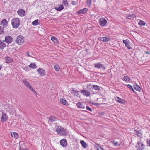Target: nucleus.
Returning <instances> with one entry per match:
<instances>
[{"mask_svg": "<svg viewBox=\"0 0 150 150\" xmlns=\"http://www.w3.org/2000/svg\"><path fill=\"white\" fill-rule=\"evenodd\" d=\"M20 23V21L18 18H13L11 20V24L13 27L15 28H18Z\"/></svg>", "mask_w": 150, "mask_h": 150, "instance_id": "nucleus-1", "label": "nucleus"}, {"mask_svg": "<svg viewBox=\"0 0 150 150\" xmlns=\"http://www.w3.org/2000/svg\"><path fill=\"white\" fill-rule=\"evenodd\" d=\"M25 38V37L22 35H18L16 38L15 42L19 45H21L24 43Z\"/></svg>", "mask_w": 150, "mask_h": 150, "instance_id": "nucleus-2", "label": "nucleus"}, {"mask_svg": "<svg viewBox=\"0 0 150 150\" xmlns=\"http://www.w3.org/2000/svg\"><path fill=\"white\" fill-rule=\"evenodd\" d=\"M133 132V134H134L138 137H142V131L139 129L135 128Z\"/></svg>", "mask_w": 150, "mask_h": 150, "instance_id": "nucleus-3", "label": "nucleus"}, {"mask_svg": "<svg viewBox=\"0 0 150 150\" xmlns=\"http://www.w3.org/2000/svg\"><path fill=\"white\" fill-rule=\"evenodd\" d=\"M13 38L11 36L7 35L6 36L4 41L8 44L11 43L13 41Z\"/></svg>", "mask_w": 150, "mask_h": 150, "instance_id": "nucleus-4", "label": "nucleus"}, {"mask_svg": "<svg viewBox=\"0 0 150 150\" xmlns=\"http://www.w3.org/2000/svg\"><path fill=\"white\" fill-rule=\"evenodd\" d=\"M123 42L125 44V46L127 49H132V47H131L130 45L131 42L128 39L124 40L123 41Z\"/></svg>", "mask_w": 150, "mask_h": 150, "instance_id": "nucleus-5", "label": "nucleus"}, {"mask_svg": "<svg viewBox=\"0 0 150 150\" xmlns=\"http://www.w3.org/2000/svg\"><path fill=\"white\" fill-rule=\"evenodd\" d=\"M144 144L141 142H138L136 147H137V150H142L144 149Z\"/></svg>", "mask_w": 150, "mask_h": 150, "instance_id": "nucleus-6", "label": "nucleus"}, {"mask_svg": "<svg viewBox=\"0 0 150 150\" xmlns=\"http://www.w3.org/2000/svg\"><path fill=\"white\" fill-rule=\"evenodd\" d=\"M49 119L48 123L49 124H50L52 122L57 121V118L53 115H50L49 117L48 118Z\"/></svg>", "mask_w": 150, "mask_h": 150, "instance_id": "nucleus-7", "label": "nucleus"}, {"mask_svg": "<svg viewBox=\"0 0 150 150\" xmlns=\"http://www.w3.org/2000/svg\"><path fill=\"white\" fill-rule=\"evenodd\" d=\"M81 93L86 97L90 96L91 94L90 92L87 90L83 89L81 91Z\"/></svg>", "mask_w": 150, "mask_h": 150, "instance_id": "nucleus-8", "label": "nucleus"}, {"mask_svg": "<svg viewBox=\"0 0 150 150\" xmlns=\"http://www.w3.org/2000/svg\"><path fill=\"white\" fill-rule=\"evenodd\" d=\"M85 103L83 102H79L77 103L76 105L78 108L84 109L85 108Z\"/></svg>", "mask_w": 150, "mask_h": 150, "instance_id": "nucleus-9", "label": "nucleus"}, {"mask_svg": "<svg viewBox=\"0 0 150 150\" xmlns=\"http://www.w3.org/2000/svg\"><path fill=\"white\" fill-rule=\"evenodd\" d=\"M17 13L21 17L24 16L25 14V11L22 9H19L17 11Z\"/></svg>", "mask_w": 150, "mask_h": 150, "instance_id": "nucleus-10", "label": "nucleus"}, {"mask_svg": "<svg viewBox=\"0 0 150 150\" xmlns=\"http://www.w3.org/2000/svg\"><path fill=\"white\" fill-rule=\"evenodd\" d=\"M8 116L6 113H2V115L1 117V121L2 122H6L7 120Z\"/></svg>", "mask_w": 150, "mask_h": 150, "instance_id": "nucleus-11", "label": "nucleus"}, {"mask_svg": "<svg viewBox=\"0 0 150 150\" xmlns=\"http://www.w3.org/2000/svg\"><path fill=\"white\" fill-rule=\"evenodd\" d=\"M38 72L41 76H44L46 74V72L44 70L42 69L41 68H39L38 70Z\"/></svg>", "mask_w": 150, "mask_h": 150, "instance_id": "nucleus-12", "label": "nucleus"}, {"mask_svg": "<svg viewBox=\"0 0 150 150\" xmlns=\"http://www.w3.org/2000/svg\"><path fill=\"white\" fill-rule=\"evenodd\" d=\"M0 25L4 27H6L8 26V22L6 19H4L1 22Z\"/></svg>", "mask_w": 150, "mask_h": 150, "instance_id": "nucleus-13", "label": "nucleus"}, {"mask_svg": "<svg viewBox=\"0 0 150 150\" xmlns=\"http://www.w3.org/2000/svg\"><path fill=\"white\" fill-rule=\"evenodd\" d=\"M87 11V9L86 8H84L79 10L77 12V13L78 14H84L86 13Z\"/></svg>", "mask_w": 150, "mask_h": 150, "instance_id": "nucleus-14", "label": "nucleus"}, {"mask_svg": "<svg viewBox=\"0 0 150 150\" xmlns=\"http://www.w3.org/2000/svg\"><path fill=\"white\" fill-rule=\"evenodd\" d=\"M4 40L2 41L0 40V49L1 50H3L6 47L7 45L4 43Z\"/></svg>", "mask_w": 150, "mask_h": 150, "instance_id": "nucleus-15", "label": "nucleus"}, {"mask_svg": "<svg viewBox=\"0 0 150 150\" xmlns=\"http://www.w3.org/2000/svg\"><path fill=\"white\" fill-rule=\"evenodd\" d=\"M5 62L7 63H10L13 61L12 58L8 56H6L5 57Z\"/></svg>", "mask_w": 150, "mask_h": 150, "instance_id": "nucleus-16", "label": "nucleus"}, {"mask_svg": "<svg viewBox=\"0 0 150 150\" xmlns=\"http://www.w3.org/2000/svg\"><path fill=\"white\" fill-rule=\"evenodd\" d=\"M116 100L117 101L122 104H124L125 102V100L121 99L119 97H117L116 98Z\"/></svg>", "mask_w": 150, "mask_h": 150, "instance_id": "nucleus-17", "label": "nucleus"}, {"mask_svg": "<svg viewBox=\"0 0 150 150\" xmlns=\"http://www.w3.org/2000/svg\"><path fill=\"white\" fill-rule=\"evenodd\" d=\"M60 144L63 146H65L67 145V142L65 139H62L60 141Z\"/></svg>", "mask_w": 150, "mask_h": 150, "instance_id": "nucleus-18", "label": "nucleus"}, {"mask_svg": "<svg viewBox=\"0 0 150 150\" xmlns=\"http://www.w3.org/2000/svg\"><path fill=\"white\" fill-rule=\"evenodd\" d=\"M59 7H55L54 8L58 11H60L64 8V7L62 4H60L59 5Z\"/></svg>", "mask_w": 150, "mask_h": 150, "instance_id": "nucleus-19", "label": "nucleus"}, {"mask_svg": "<svg viewBox=\"0 0 150 150\" xmlns=\"http://www.w3.org/2000/svg\"><path fill=\"white\" fill-rule=\"evenodd\" d=\"M51 40L54 43L56 44H57L59 43L57 39L54 37H51Z\"/></svg>", "mask_w": 150, "mask_h": 150, "instance_id": "nucleus-20", "label": "nucleus"}, {"mask_svg": "<svg viewBox=\"0 0 150 150\" xmlns=\"http://www.w3.org/2000/svg\"><path fill=\"white\" fill-rule=\"evenodd\" d=\"M11 134L12 137L15 138L16 139L18 137V134L16 132H11Z\"/></svg>", "mask_w": 150, "mask_h": 150, "instance_id": "nucleus-21", "label": "nucleus"}, {"mask_svg": "<svg viewBox=\"0 0 150 150\" xmlns=\"http://www.w3.org/2000/svg\"><path fill=\"white\" fill-rule=\"evenodd\" d=\"M57 128L56 129V131L57 133L60 134L63 128L60 126H57Z\"/></svg>", "mask_w": 150, "mask_h": 150, "instance_id": "nucleus-22", "label": "nucleus"}, {"mask_svg": "<svg viewBox=\"0 0 150 150\" xmlns=\"http://www.w3.org/2000/svg\"><path fill=\"white\" fill-rule=\"evenodd\" d=\"M80 142L83 148H86L87 147V144L84 141L81 140Z\"/></svg>", "mask_w": 150, "mask_h": 150, "instance_id": "nucleus-23", "label": "nucleus"}, {"mask_svg": "<svg viewBox=\"0 0 150 150\" xmlns=\"http://www.w3.org/2000/svg\"><path fill=\"white\" fill-rule=\"evenodd\" d=\"M60 102L63 105H69V104L66 100L63 98H61L60 99Z\"/></svg>", "mask_w": 150, "mask_h": 150, "instance_id": "nucleus-24", "label": "nucleus"}, {"mask_svg": "<svg viewBox=\"0 0 150 150\" xmlns=\"http://www.w3.org/2000/svg\"><path fill=\"white\" fill-rule=\"evenodd\" d=\"M60 134L62 135L66 136L67 135V131L65 129L63 128Z\"/></svg>", "mask_w": 150, "mask_h": 150, "instance_id": "nucleus-25", "label": "nucleus"}, {"mask_svg": "<svg viewBox=\"0 0 150 150\" xmlns=\"http://www.w3.org/2000/svg\"><path fill=\"white\" fill-rule=\"evenodd\" d=\"M71 93L72 94H74L76 96L78 95L79 91L77 90H76L74 89H73L71 91Z\"/></svg>", "mask_w": 150, "mask_h": 150, "instance_id": "nucleus-26", "label": "nucleus"}, {"mask_svg": "<svg viewBox=\"0 0 150 150\" xmlns=\"http://www.w3.org/2000/svg\"><path fill=\"white\" fill-rule=\"evenodd\" d=\"M103 64L100 63H98L95 64L94 67L95 68H100L102 67Z\"/></svg>", "mask_w": 150, "mask_h": 150, "instance_id": "nucleus-27", "label": "nucleus"}, {"mask_svg": "<svg viewBox=\"0 0 150 150\" xmlns=\"http://www.w3.org/2000/svg\"><path fill=\"white\" fill-rule=\"evenodd\" d=\"M133 87L136 90L139 91H141V89L139 86L137 85H134Z\"/></svg>", "mask_w": 150, "mask_h": 150, "instance_id": "nucleus-28", "label": "nucleus"}, {"mask_svg": "<svg viewBox=\"0 0 150 150\" xmlns=\"http://www.w3.org/2000/svg\"><path fill=\"white\" fill-rule=\"evenodd\" d=\"M92 87L93 89H94L96 91H99L100 89L99 86L97 85H93L92 86Z\"/></svg>", "mask_w": 150, "mask_h": 150, "instance_id": "nucleus-29", "label": "nucleus"}, {"mask_svg": "<svg viewBox=\"0 0 150 150\" xmlns=\"http://www.w3.org/2000/svg\"><path fill=\"white\" fill-rule=\"evenodd\" d=\"M23 81L25 85L29 88V86H30V85H31L28 83V81L25 79H23Z\"/></svg>", "mask_w": 150, "mask_h": 150, "instance_id": "nucleus-30", "label": "nucleus"}, {"mask_svg": "<svg viewBox=\"0 0 150 150\" xmlns=\"http://www.w3.org/2000/svg\"><path fill=\"white\" fill-rule=\"evenodd\" d=\"M54 68L55 71L57 72L59 71L60 69V67L58 65L56 64L54 66Z\"/></svg>", "mask_w": 150, "mask_h": 150, "instance_id": "nucleus-31", "label": "nucleus"}, {"mask_svg": "<svg viewBox=\"0 0 150 150\" xmlns=\"http://www.w3.org/2000/svg\"><path fill=\"white\" fill-rule=\"evenodd\" d=\"M138 24L140 26H144L145 25V23L143 21L140 20Z\"/></svg>", "mask_w": 150, "mask_h": 150, "instance_id": "nucleus-32", "label": "nucleus"}, {"mask_svg": "<svg viewBox=\"0 0 150 150\" xmlns=\"http://www.w3.org/2000/svg\"><path fill=\"white\" fill-rule=\"evenodd\" d=\"M30 68L35 69L37 67V66L35 63H31L29 65Z\"/></svg>", "mask_w": 150, "mask_h": 150, "instance_id": "nucleus-33", "label": "nucleus"}, {"mask_svg": "<svg viewBox=\"0 0 150 150\" xmlns=\"http://www.w3.org/2000/svg\"><path fill=\"white\" fill-rule=\"evenodd\" d=\"M38 19L35 20L32 22V24L33 25L36 26L39 25L38 23Z\"/></svg>", "mask_w": 150, "mask_h": 150, "instance_id": "nucleus-34", "label": "nucleus"}, {"mask_svg": "<svg viewBox=\"0 0 150 150\" xmlns=\"http://www.w3.org/2000/svg\"><path fill=\"white\" fill-rule=\"evenodd\" d=\"M62 3L63 5L66 6H67L68 5V3L67 0H63Z\"/></svg>", "mask_w": 150, "mask_h": 150, "instance_id": "nucleus-35", "label": "nucleus"}, {"mask_svg": "<svg viewBox=\"0 0 150 150\" xmlns=\"http://www.w3.org/2000/svg\"><path fill=\"white\" fill-rule=\"evenodd\" d=\"M111 142L112 144H114L115 146H117L119 145L118 142H116L115 141H112Z\"/></svg>", "mask_w": 150, "mask_h": 150, "instance_id": "nucleus-36", "label": "nucleus"}, {"mask_svg": "<svg viewBox=\"0 0 150 150\" xmlns=\"http://www.w3.org/2000/svg\"><path fill=\"white\" fill-rule=\"evenodd\" d=\"M99 23L101 26H103V18H101L100 19Z\"/></svg>", "mask_w": 150, "mask_h": 150, "instance_id": "nucleus-37", "label": "nucleus"}, {"mask_svg": "<svg viewBox=\"0 0 150 150\" xmlns=\"http://www.w3.org/2000/svg\"><path fill=\"white\" fill-rule=\"evenodd\" d=\"M123 80L125 81H129L130 80V79L127 76H125L124 77Z\"/></svg>", "mask_w": 150, "mask_h": 150, "instance_id": "nucleus-38", "label": "nucleus"}, {"mask_svg": "<svg viewBox=\"0 0 150 150\" xmlns=\"http://www.w3.org/2000/svg\"><path fill=\"white\" fill-rule=\"evenodd\" d=\"M110 40V38L108 37H104V42H108Z\"/></svg>", "mask_w": 150, "mask_h": 150, "instance_id": "nucleus-39", "label": "nucleus"}, {"mask_svg": "<svg viewBox=\"0 0 150 150\" xmlns=\"http://www.w3.org/2000/svg\"><path fill=\"white\" fill-rule=\"evenodd\" d=\"M4 32V28L3 27L0 26V35L3 33Z\"/></svg>", "mask_w": 150, "mask_h": 150, "instance_id": "nucleus-40", "label": "nucleus"}, {"mask_svg": "<svg viewBox=\"0 0 150 150\" xmlns=\"http://www.w3.org/2000/svg\"><path fill=\"white\" fill-rule=\"evenodd\" d=\"M127 87L128 88H129L132 91L134 92H135V91L133 89L132 86L130 84H128L127 85Z\"/></svg>", "mask_w": 150, "mask_h": 150, "instance_id": "nucleus-41", "label": "nucleus"}, {"mask_svg": "<svg viewBox=\"0 0 150 150\" xmlns=\"http://www.w3.org/2000/svg\"><path fill=\"white\" fill-rule=\"evenodd\" d=\"M29 88L35 94H37L36 92L32 88V86L31 85H30V86H29Z\"/></svg>", "mask_w": 150, "mask_h": 150, "instance_id": "nucleus-42", "label": "nucleus"}, {"mask_svg": "<svg viewBox=\"0 0 150 150\" xmlns=\"http://www.w3.org/2000/svg\"><path fill=\"white\" fill-rule=\"evenodd\" d=\"M86 3L88 5H90L91 4V0H87Z\"/></svg>", "mask_w": 150, "mask_h": 150, "instance_id": "nucleus-43", "label": "nucleus"}, {"mask_svg": "<svg viewBox=\"0 0 150 150\" xmlns=\"http://www.w3.org/2000/svg\"><path fill=\"white\" fill-rule=\"evenodd\" d=\"M27 54L28 56L32 57L33 54L31 52H27Z\"/></svg>", "mask_w": 150, "mask_h": 150, "instance_id": "nucleus-44", "label": "nucleus"}, {"mask_svg": "<svg viewBox=\"0 0 150 150\" xmlns=\"http://www.w3.org/2000/svg\"><path fill=\"white\" fill-rule=\"evenodd\" d=\"M126 17L127 19H131L132 18L131 15H127L126 16Z\"/></svg>", "mask_w": 150, "mask_h": 150, "instance_id": "nucleus-45", "label": "nucleus"}, {"mask_svg": "<svg viewBox=\"0 0 150 150\" xmlns=\"http://www.w3.org/2000/svg\"><path fill=\"white\" fill-rule=\"evenodd\" d=\"M86 108L87 110H88L90 111H92V110L91 109V108L88 106H86Z\"/></svg>", "mask_w": 150, "mask_h": 150, "instance_id": "nucleus-46", "label": "nucleus"}, {"mask_svg": "<svg viewBox=\"0 0 150 150\" xmlns=\"http://www.w3.org/2000/svg\"><path fill=\"white\" fill-rule=\"evenodd\" d=\"M23 69H24V70H26V71H29L28 68L26 66H25L23 68Z\"/></svg>", "mask_w": 150, "mask_h": 150, "instance_id": "nucleus-47", "label": "nucleus"}, {"mask_svg": "<svg viewBox=\"0 0 150 150\" xmlns=\"http://www.w3.org/2000/svg\"><path fill=\"white\" fill-rule=\"evenodd\" d=\"M107 23V20L104 18V27L105 26Z\"/></svg>", "mask_w": 150, "mask_h": 150, "instance_id": "nucleus-48", "label": "nucleus"}, {"mask_svg": "<svg viewBox=\"0 0 150 150\" xmlns=\"http://www.w3.org/2000/svg\"><path fill=\"white\" fill-rule=\"evenodd\" d=\"M147 143L148 146L150 147V140L148 139L147 140Z\"/></svg>", "mask_w": 150, "mask_h": 150, "instance_id": "nucleus-49", "label": "nucleus"}, {"mask_svg": "<svg viewBox=\"0 0 150 150\" xmlns=\"http://www.w3.org/2000/svg\"><path fill=\"white\" fill-rule=\"evenodd\" d=\"M71 4L73 5H76L77 2L76 1H72Z\"/></svg>", "mask_w": 150, "mask_h": 150, "instance_id": "nucleus-50", "label": "nucleus"}, {"mask_svg": "<svg viewBox=\"0 0 150 150\" xmlns=\"http://www.w3.org/2000/svg\"><path fill=\"white\" fill-rule=\"evenodd\" d=\"M91 103L93 105H97L98 106V103H93L92 102H91Z\"/></svg>", "mask_w": 150, "mask_h": 150, "instance_id": "nucleus-51", "label": "nucleus"}, {"mask_svg": "<svg viewBox=\"0 0 150 150\" xmlns=\"http://www.w3.org/2000/svg\"><path fill=\"white\" fill-rule=\"evenodd\" d=\"M99 39L100 40H102V41H103V37H100V38H99Z\"/></svg>", "mask_w": 150, "mask_h": 150, "instance_id": "nucleus-52", "label": "nucleus"}, {"mask_svg": "<svg viewBox=\"0 0 150 150\" xmlns=\"http://www.w3.org/2000/svg\"><path fill=\"white\" fill-rule=\"evenodd\" d=\"M131 16L132 17V18L135 17V16L134 14H133L131 15Z\"/></svg>", "mask_w": 150, "mask_h": 150, "instance_id": "nucleus-53", "label": "nucleus"}, {"mask_svg": "<svg viewBox=\"0 0 150 150\" xmlns=\"http://www.w3.org/2000/svg\"><path fill=\"white\" fill-rule=\"evenodd\" d=\"M145 53L147 54H150V53L148 52H146Z\"/></svg>", "mask_w": 150, "mask_h": 150, "instance_id": "nucleus-54", "label": "nucleus"}, {"mask_svg": "<svg viewBox=\"0 0 150 150\" xmlns=\"http://www.w3.org/2000/svg\"><path fill=\"white\" fill-rule=\"evenodd\" d=\"M1 68H2V66L1 65H0V70L1 69Z\"/></svg>", "mask_w": 150, "mask_h": 150, "instance_id": "nucleus-55", "label": "nucleus"}, {"mask_svg": "<svg viewBox=\"0 0 150 150\" xmlns=\"http://www.w3.org/2000/svg\"><path fill=\"white\" fill-rule=\"evenodd\" d=\"M100 149H102V150H103V149L101 147H100Z\"/></svg>", "mask_w": 150, "mask_h": 150, "instance_id": "nucleus-56", "label": "nucleus"}, {"mask_svg": "<svg viewBox=\"0 0 150 150\" xmlns=\"http://www.w3.org/2000/svg\"><path fill=\"white\" fill-rule=\"evenodd\" d=\"M99 149H97L98 150H99Z\"/></svg>", "mask_w": 150, "mask_h": 150, "instance_id": "nucleus-57", "label": "nucleus"}, {"mask_svg": "<svg viewBox=\"0 0 150 150\" xmlns=\"http://www.w3.org/2000/svg\"><path fill=\"white\" fill-rule=\"evenodd\" d=\"M103 68H105V67H103Z\"/></svg>", "mask_w": 150, "mask_h": 150, "instance_id": "nucleus-58", "label": "nucleus"}, {"mask_svg": "<svg viewBox=\"0 0 150 150\" xmlns=\"http://www.w3.org/2000/svg\"><path fill=\"white\" fill-rule=\"evenodd\" d=\"M24 150H28L27 149H25Z\"/></svg>", "mask_w": 150, "mask_h": 150, "instance_id": "nucleus-59", "label": "nucleus"}]
</instances>
